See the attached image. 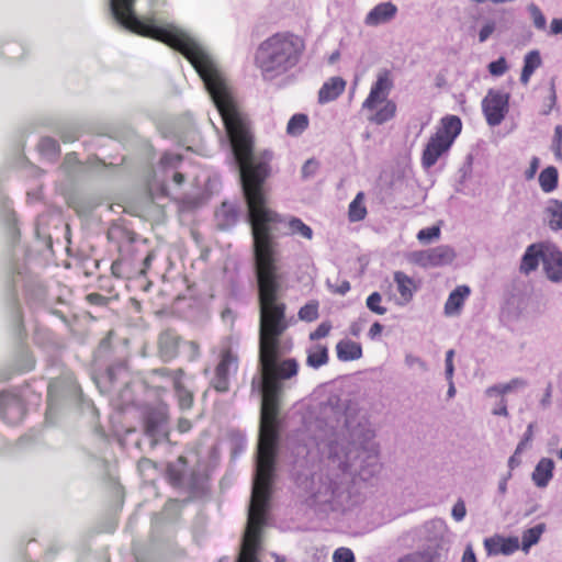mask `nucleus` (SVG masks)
<instances>
[{"label":"nucleus","instance_id":"5701e85b","mask_svg":"<svg viewBox=\"0 0 562 562\" xmlns=\"http://www.w3.org/2000/svg\"><path fill=\"white\" fill-rule=\"evenodd\" d=\"M541 66V57L538 50L529 52L524 59V67L520 75L522 85H527L537 68Z\"/></svg>","mask_w":562,"mask_h":562},{"label":"nucleus","instance_id":"9d476101","mask_svg":"<svg viewBox=\"0 0 562 562\" xmlns=\"http://www.w3.org/2000/svg\"><path fill=\"white\" fill-rule=\"evenodd\" d=\"M159 372L161 375L171 378L179 407L182 411H188V409L192 408L193 403H194V395L182 383V379L184 375L183 369H177L173 371L168 370V369H161V370H159Z\"/></svg>","mask_w":562,"mask_h":562},{"label":"nucleus","instance_id":"0eeeda50","mask_svg":"<svg viewBox=\"0 0 562 562\" xmlns=\"http://www.w3.org/2000/svg\"><path fill=\"white\" fill-rule=\"evenodd\" d=\"M509 110V93L490 89L482 100V111L490 126L499 125Z\"/></svg>","mask_w":562,"mask_h":562},{"label":"nucleus","instance_id":"b1692460","mask_svg":"<svg viewBox=\"0 0 562 562\" xmlns=\"http://www.w3.org/2000/svg\"><path fill=\"white\" fill-rule=\"evenodd\" d=\"M367 214L368 211L364 204V193L359 192L349 204L348 218L352 223L360 222L366 218Z\"/></svg>","mask_w":562,"mask_h":562},{"label":"nucleus","instance_id":"a19ab883","mask_svg":"<svg viewBox=\"0 0 562 562\" xmlns=\"http://www.w3.org/2000/svg\"><path fill=\"white\" fill-rule=\"evenodd\" d=\"M506 70L507 65L504 57H501L488 65V71L494 76H502L503 74H505Z\"/></svg>","mask_w":562,"mask_h":562},{"label":"nucleus","instance_id":"412c9836","mask_svg":"<svg viewBox=\"0 0 562 562\" xmlns=\"http://www.w3.org/2000/svg\"><path fill=\"white\" fill-rule=\"evenodd\" d=\"M554 463L551 459L542 458L535 468L532 480L538 487H546L553 475Z\"/></svg>","mask_w":562,"mask_h":562},{"label":"nucleus","instance_id":"bb28decb","mask_svg":"<svg viewBox=\"0 0 562 562\" xmlns=\"http://www.w3.org/2000/svg\"><path fill=\"white\" fill-rule=\"evenodd\" d=\"M543 524H539L532 528L525 530L521 536V549L527 552L533 544H536L540 540V537L543 533Z\"/></svg>","mask_w":562,"mask_h":562},{"label":"nucleus","instance_id":"a878e982","mask_svg":"<svg viewBox=\"0 0 562 562\" xmlns=\"http://www.w3.org/2000/svg\"><path fill=\"white\" fill-rule=\"evenodd\" d=\"M308 123L306 114H294L288 122L286 133L291 136H300L308 127Z\"/></svg>","mask_w":562,"mask_h":562},{"label":"nucleus","instance_id":"680f3d73","mask_svg":"<svg viewBox=\"0 0 562 562\" xmlns=\"http://www.w3.org/2000/svg\"><path fill=\"white\" fill-rule=\"evenodd\" d=\"M172 180L176 184L181 186L184 182L186 178L183 173L175 172Z\"/></svg>","mask_w":562,"mask_h":562},{"label":"nucleus","instance_id":"bf43d9fd","mask_svg":"<svg viewBox=\"0 0 562 562\" xmlns=\"http://www.w3.org/2000/svg\"><path fill=\"white\" fill-rule=\"evenodd\" d=\"M153 259H154V255H153L151 252H148V254L146 255V257L144 258V260H143V265H144V267L140 269V273H142V274H145V273H146L147 269H148V268L150 267V265H151Z\"/></svg>","mask_w":562,"mask_h":562},{"label":"nucleus","instance_id":"39448f33","mask_svg":"<svg viewBox=\"0 0 562 562\" xmlns=\"http://www.w3.org/2000/svg\"><path fill=\"white\" fill-rule=\"evenodd\" d=\"M214 352L216 364L211 385L216 392L226 393L229 391L232 378L238 371L239 357L233 349L231 341H223Z\"/></svg>","mask_w":562,"mask_h":562},{"label":"nucleus","instance_id":"473e14b6","mask_svg":"<svg viewBox=\"0 0 562 562\" xmlns=\"http://www.w3.org/2000/svg\"><path fill=\"white\" fill-rule=\"evenodd\" d=\"M331 329V323L324 321L308 334V340L314 344L319 342L321 339L326 338L330 334Z\"/></svg>","mask_w":562,"mask_h":562},{"label":"nucleus","instance_id":"2f4dec72","mask_svg":"<svg viewBox=\"0 0 562 562\" xmlns=\"http://www.w3.org/2000/svg\"><path fill=\"white\" fill-rule=\"evenodd\" d=\"M238 211L235 206L233 205H229L227 203H223L218 213H217V216L223 218L222 221V224L225 225V226H231V225H234L237 220H238Z\"/></svg>","mask_w":562,"mask_h":562},{"label":"nucleus","instance_id":"a18cd8bd","mask_svg":"<svg viewBox=\"0 0 562 562\" xmlns=\"http://www.w3.org/2000/svg\"><path fill=\"white\" fill-rule=\"evenodd\" d=\"M467 514L465 505L463 501H458L452 508V516L457 521H461Z\"/></svg>","mask_w":562,"mask_h":562},{"label":"nucleus","instance_id":"6ab92c4d","mask_svg":"<svg viewBox=\"0 0 562 562\" xmlns=\"http://www.w3.org/2000/svg\"><path fill=\"white\" fill-rule=\"evenodd\" d=\"M470 288L468 285H458L448 296L445 304L446 315H458L464 304V301L470 295Z\"/></svg>","mask_w":562,"mask_h":562},{"label":"nucleus","instance_id":"2eb2a0df","mask_svg":"<svg viewBox=\"0 0 562 562\" xmlns=\"http://www.w3.org/2000/svg\"><path fill=\"white\" fill-rule=\"evenodd\" d=\"M393 279L400 294V304L409 303L419 288L418 283L403 271H395Z\"/></svg>","mask_w":562,"mask_h":562},{"label":"nucleus","instance_id":"e433bc0d","mask_svg":"<svg viewBox=\"0 0 562 562\" xmlns=\"http://www.w3.org/2000/svg\"><path fill=\"white\" fill-rule=\"evenodd\" d=\"M38 147L42 151L47 153V154H52V155L59 154V145H58L57 140H55L52 137H43L38 143Z\"/></svg>","mask_w":562,"mask_h":562},{"label":"nucleus","instance_id":"20e7f679","mask_svg":"<svg viewBox=\"0 0 562 562\" xmlns=\"http://www.w3.org/2000/svg\"><path fill=\"white\" fill-rule=\"evenodd\" d=\"M462 122L457 115H446L440 120L434 135L427 142L423 155L422 165L425 168L432 167L446 151L450 149L454 139L461 133Z\"/></svg>","mask_w":562,"mask_h":562},{"label":"nucleus","instance_id":"7c9ffc66","mask_svg":"<svg viewBox=\"0 0 562 562\" xmlns=\"http://www.w3.org/2000/svg\"><path fill=\"white\" fill-rule=\"evenodd\" d=\"M551 216L549 220V225L552 229H561L562 228V202L558 200H553L548 207Z\"/></svg>","mask_w":562,"mask_h":562},{"label":"nucleus","instance_id":"69168bd1","mask_svg":"<svg viewBox=\"0 0 562 562\" xmlns=\"http://www.w3.org/2000/svg\"><path fill=\"white\" fill-rule=\"evenodd\" d=\"M494 414H495V415H504V416H507V415H508V411H507V406H506V404H503L499 408L495 409V411H494Z\"/></svg>","mask_w":562,"mask_h":562},{"label":"nucleus","instance_id":"6e6d98bb","mask_svg":"<svg viewBox=\"0 0 562 562\" xmlns=\"http://www.w3.org/2000/svg\"><path fill=\"white\" fill-rule=\"evenodd\" d=\"M551 396H552V385H551V383H549L546 389V392L543 394V397L541 398V405L543 407H547L551 404Z\"/></svg>","mask_w":562,"mask_h":562},{"label":"nucleus","instance_id":"58836bf2","mask_svg":"<svg viewBox=\"0 0 562 562\" xmlns=\"http://www.w3.org/2000/svg\"><path fill=\"white\" fill-rule=\"evenodd\" d=\"M182 161V157L180 155L166 153L160 158V166L164 168H177Z\"/></svg>","mask_w":562,"mask_h":562},{"label":"nucleus","instance_id":"a211bd4d","mask_svg":"<svg viewBox=\"0 0 562 562\" xmlns=\"http://www.w3.org/2000/svg\"><path fill=\"white\" fill-rule=\"evenodd\" d=\"M346 88V81L341 77L329 78L318 91V102L328 103L336 100Z\"/></svg>","mask_w":562,"mask_h":562},{"label":"nucleus","instance_id":"c03bdc74","mask_svg":"<svg viewBox=\"0 0 562 562\" xmlns=\"http://www.w3.org/2000/svg\"><path fill=\"white\" fill-rule=\"evenodd\" d=\"M526 385V381L522 380V379H513L512 381H509L508 383H505L503 384V389H501V395H504L517 387H522Z\"/></svg>","mask_w":562,"mask_h":562},{"label":"nucleus","instance_id":"052dcab7","mask_svg":"<svg viewBox=\"0 0 562 562\" xmlns=\"http://www.w3.org/2000/svg\"><path fill=\"white\" fill-rule=\"evenodd\" d=\"M60 138L64 143H70L79 138L78 132H74L72 134H61Z\"/></svg>","mask_w":562,"mask_h":562},{"label":"nucleus","instance_id":"338daca9","mask_svg":"<svg viewBox=\"0 0 562 562\" xmlns=\"http://www.w3.org/2000/svg\"><path fill=\"white\" fill-rule=\"evenodd\" d=\"M501 389H503V384L494 385L487 389V394L497 393L501 394Z\"/></svg>","mask_w":562,"mask_h":562},{"label":"nucleus","instance_id":"c85d7f7f","mask_svg":"<svg viewBox=\"0 0 562 562\" xmlns=\"http://www.w3.org/2000/svg\"><path fill=\"white\" fill-rule=\"evenodd\" d=\"M288 226L290 229V233L292 235H300L305 239L311 240L313 238V231L312 228L306 225L301 218L299 217H290L288 222Z\"/></svg>","mask_w":562,"mask_h":562},{"label":"nucleus","instance_id":"4d7b16f0","mask_svg":"<svg viewBox=\"0 0 562 562\" xmlns=\"http://www.w3.org/2000/svg\"><path fill=\"white\" fill-rule=\"evenodd\" d=\"M462 562H476L475 554L471 547H468L462 555Z\"/></svg>","mask_w":562,"mask_h":562},{"label":"nucleus","instance_id":"5fc2aeb1","mask_svg":"<svg viewBox=\"0 0 562 562\" xmlns=\"http://www.w3.org/2000/svg\"><path fill=\"white\" fill-rule=\"evenodd\" d=\"M550 33L553 35L562 33V19H553L551 21Z\"/></svg>","mask_w":562,"mask_h":562},{"label":"nucleus","instance_id":"f03ea898","mask_svg":"<svg viewBox=\"0 0 562 562\" xmlns=\"http://www.w3.org/2000/svg\"><path fill=\"white\" fill-rule=\"evenodd\" d=\"M304 48L300 36L289 32L276 33L260 43L255 64L265 80H272L295 67Z\"/></svg>","mask_w":562,"mask_h":562},{"label":"nucleus","instance_id":"ea45409f","mask_svg":"<svg viewBox=\"0 0 562 562\" xmlns=\"http://www.w3.org/2000/svg\"><path fill=\"white\" fill-rule=\"evenodd\" d=\"M440 229L437 226L427 227L424 229H420L417 234V239L422 243L429 241L434 238L439 237Z\"/></svg>","mask_w":562,"mask_h":562},{"label":"nucleus","instance_id":"13d9d810","mask_svg":"<svg viewBox=\"0 0 562 562\" xmlns=\"http://www.w3.org/2000/svg\"><path fill=\"white\" fill-rule=\"evenodd\" d=\"M191 422L187 418H181L178 422V430L180 432H187L191 429Z\"/></svg>","mask_w":562,"mask_h":562},{"label":"nucleus","instance_id":"f257e3e1","mask_svg":"<svg viewBox=\"0 0 562 562\" xmlns=\"http://www.w3.org/2000/svg\"><path fill=\"white\" fill-rule=\"evenodd\" d=\"M259 366L262 378V402L258 441L257 471L254 480L247 527L262 529L270 498L279 441L281 381L295 376L299 362L294 358L280 360L281 337L290 328L286 304L281 293H258Z\"/></svg>","mask_w":562,"mask_h":562},{"label":"nucleus","instance_id":"e2e57ef3","mask_svg":"<svg viewBox=\"0 0 562 562\" xmlns=\"http://www.w3.org/2000/svg\"><path fill=\"white\" fill-rule=\"evenodd\" d=\"M453 356H454V351L452 349H450L446 355V367L453 366V362H452Z\"/></svg>","mask_w":562,"mask_h":562},{"label":"nucleus","instance_id":"f8f14e48","mask_svg":"<svg viewBox=\"0 0 562 562\" xmlns=\"http://www.w3.org/2000/svg\"><path fill=\"white\" fill-rule=\"evenodd\" d=\"M484 547L490 555H509L519 549L517 537L494 536L484 540Z\"/></svg>","mask_w":562,"mask_h":562},{"label":"nucleus","instance_id":"4be33fe9","mask_svg":"<svg viewBox=\"0 0 562 562\" xmlns=\"http://www.w3.org/2000/svg\"><path fill=\"white\" fill-rule=\"evenodd\" d=\"M544 252V249H542L541 246L538 245H530L525 255L522 256L521 263H520V271L528 274L531 271L536 270L539 260H542V254Z\"/></svg>","mask_w":562,"mask_h":562},{"label":"nucleus","instance_id":"1a4fd4ad","mask_svg":"<svg viewBox=\"0 0 562 562\" xmlns=\"http://www.w3.org/2000/svg\"><path fill=\"white\" fill-rule=\"evenodd\" d=\"M23 400L15 393L0 392V418L8 425H18L25 415Z\"/></svg>","mask_w":562,"mask_h":562},{"label":"nucleus","instance_id":"de8ad7c7","mask_svg":"<svg viewBox=\"0 0 562 562\" xmlns=\"http://www.w3.org/2000/svg\"><path fill=\"white\" fill-rule=\"evenodd\" d=\"M494 30H495L494 22H487L486 24H484L479 33V41L481 43L485 42L492 35Z\"/></svg>","mask_w":562,"mask_h":562},{"label":"nucleus","instance_id":"3c124183","mask_svg":"<svg viewBox=\"0 0 562 562\" xmlns=\"http://www.w3.org/2000/svg\"><path fill=\"white\" fill-rule=\"evenodd\" d=\"M538 168H539V159L537 157H533L530 161L529 168L525 172L526 179H528V180L532 179L535 177Z\"/></svg>","mask_w":562,"mask_h":562},{"label":"nucleus","instance_id":"4c0bfd02","mask_svg":"<svg viewBox=\"0 0 562 562\" xmlns=\"http://www.w3.org/2000/svg\"><path fill=\"white\" fill-rule=\"evenodd\" d=\"M334 562H356L355 554L349 548H338L333 554Z\"/></svg>","mask_w":562,"mask_h":562},{"label":"nucleus","instance_id":"f3484780","mask_svg":"<svg viewBox=\"0 0 562 562\" xmlns=\"http://www.w3.org/2000/svg\"><path fill=\"white\" fill-rule=\"evenodd\" d=\"M306 353V366L312 369H319L329 362V350L328 346L323 342H312L305 349Z\"/></svg>","mask_w":562,"mask_h":562},{"label":"nucleus","instance_id":"774afa93","mask_svg":"<svg viewBox=\"0 0 562 562\" xmlns=\"http://www.w3.org/2000/svg\"><path fill=\"white\" fill-rule=\"evenodd\" d=\"M446 374L449 380H451L453 375V366H447L446 367Z\"/></svg>","mask_w":562,"mask_h":562},{"label":"nucleus","instance_id":"9b49d317","mask_svg":"<svg viewBox=\"0 0 562 562\" xmlns=\"http://www.w3.org/2000/svg\"><path fill=\"white\" fill-rule=\"evenodd\" d=\"M261 529L246 528L237 562H258Z\"/></svg>","mask_w":562,"mask_h":562},{"label":"nucleus","instance_id":"dca6fc26","mask_svg":"<svg viewBox=\"0 0 562 562\" xmlns=\"http://www.w3.org/2000/svg\"><path fill=\"white\" fill-rule=\"evenodd\" d=\"M397 13V7L387 1L375 5L366 16V24L376 26L391 21Z\"/></svg>","mask_w":562,"mask_h":562},{"label":"nucleus","instance_id":"aec40b11","mask_svg":"<svg viewBox=\"0 0 562 562\" xmlns=\"http://www.w3.org/2000/svg\"><path fill=\"white\" fill-rule=\"evenodd\" d=\"M336 353L340 361H353L362 357V347L353 340L342 339L336 345Z\"/></svg>","mask_w":562,"mask_h":562},{"label":"nucleus","instance_id":"c756f323","mask_svg":"<svg viewBox=\"0 0 562 562\" xmlns=\"http://www.w3.org/2000/svg\"><path fill=\"white\" fill-rule=\"evenodd\" d=\"M136 0H110L113 15H135L134 4Z\"/></svg>","mask_w":562,"mask_h":562},{"label":"nucleus","instance_id":"423d86ee","mask_svg":"<svg viewBox=\"0 0 562 562\" xmlns=\"http://www.w3.org/2000/svg\"><path fill=\"white\" fill-rule=\"evenodd\" d=\"M180 348L186 351L187 359L194 361L200 357V345L194 340H183L173 329L161 331L157 340V349L160 359L169 362L179 356Z\"/></svg>","mask_w":562,"mask_h":562},{"label":"nucleus","instance_id":"49530a36","mask_svg":"<svg viewBox=\"0 0 562 562\" xmlns=\"http://www.w3.org/2000/svg\"><path fill=\"white\" fill-rule=\"evenodd\" d=\"M561 146H562V126L558 125L554 128V137H553V149L557 156L561 155Z\"/></svg>","mask_w":562,"mask_h":562},{"label":"nucleus","instance_id":"864d4df0","mask_svg":"<svg viewBox=\"0 0 562 562\" xmlns=\"http://www.w3.org/2000/svg\"><path fill=\"white\" fill-rule=\"evenodd\" d=\"M125 261L123 259L115 260L111 266V271L116 277H123V266Z\"/></svg>","mask_w":562,"mask_h":562},{"label":"nucleus","instance_id":"603ef678","mask_svg":"<svg viewBox=\"0 0 562 562\" xmlns=\"http://www.w3.org/2000/svg\"><path fill=\"white\" fill-rule=\"evenodd\" d=\"M382 331H383V326L379 322H375L370 327L368 336L370 339L374 340L382 334Z\"/></svg>","mask_w":562,"mask_h":562},{"label":"nucleus","instance_id":"79ce46f5","mask_svg":"<svg viewBox=\"0 0 562 562\" xmlns=\"http://www.w3.org/2000/svg\"><path fill=\"white\" fill-rule=\"evenodd\" d=\"M86 300L89 304L97 305V306H104L109 303V297H106L100 293H97V292L89 293L86 296Z\"/></svg>","mask_w":562,"mask_h":562},{"label":"nucleus","instance_id":"4468645a","mask_svg":"<svg viewBox=\"0 0 562 562\" xmlns=\"http://www.w3.org/2000/svg\"><path fill=\"white\" fill-rule=\"evenodd\" d=\"M167 416L160 412H149L144 422L145 434L157 443L161 437H167Z\"/></svg>","mask_w":562,"mask_h":562},{"label":"nucleus","instance_id":"72a5a7b5","mask_svg":"<svg viewBox=\"0 0 562 562\" xmlns=\"http://www.w3.org/2000/svg\"><path fill=\"white\" fill-rule=\"evenodd\" d=\"M382 296L379 292H373L371 293L368 299H367V307L378 314V315H384L386 313V307L383 306L382 304Z\"/></svg>","mask_w":562,"mask_h":562},{"label":"nucleus","instance_id":"c9c22d12","mask_svg":"<svg viewBox=\"0 0 562 562\" xmlns=\"http://www.w3.org/2000/svg\"><path fill=\"white\" fill-rule=\"evenodd\" d=\"M397 562H434V557L429 551H415L403 555Z\"/></svg>","mask_w":562,"mask_h":562},{"label":"nucleus","instance_id":"cd10ccee","mask_svg":"<svg viewBox=\"0 0 562 562\" xmlns=\"http://www.w3.org/2000/svg\"><path fill=\"white\" fill-rule=\"evenodd\" d=\"M297 317L306 323L316 321L319 317V302L317 300L308 301L299 310Z\"/></svg>","mask_w":562,"mask_h":562},{"label":"nucleus","instance_id":"ddd939ff","mask_svg":"<svg viewBox=\"0 0 562 562\" xmlns=\"http://www.w3.org/2000/svg\"><path fill=\"white\" fill-rule=\"evenodd\" d=\"M542 263L547 277L553 282H562V252L555 248H546Z\"/></svg>","mask_w":562,"mask_h":562},{"label":"nucleus","instance_id":"7ed1b4c3","mask_svg":"<svg viewBox=\"0 0 562 562\" xmlns=\"http://www.w3.org/2000/svg\"><path fill=\"white\" fill-rule=\"evenodd\" d=\"M393 87L392 72L387 69L379 71L368 97L362 102V109L370 112L368 120L371 123L382 125L395 116L396 103L387 99Z\"/></svg>","mask_w":562,"mask_h":562},{"label":"nucleus","instance_id":"09e8293b","mask_svg":"<svg viewBox=\"0 0 562 562\" xmlns=\"http://www.w3.org/2000/svg\"><path fill=\"white\" fill-rule=\"evenodd\" d=\"M366 323H367L366 318L359 317L357 321L351 323V325L349 327V333L353 337H359Z\"/></svg>","mask_w":562,"mask_h":562},{"label":"nucleus","instance_id":"6e6552de","mask_svg":"<svg viewBox=\"0 0 562 562\" xmlns=\"http://www.w3.org/2000/svg\"><path fill=\"white\" fill-rule=\"evenodd\" d=\"M454 259V251L451 247L440 245L426 250L413 251L408 260L422 268L439 267L450 263Z\"/></svg>","mask_w":562,"mask_h":562},{"label":"nucleus","instance_id":"393cba45","mask_svg":"<svg viewBox=\"0 0 562 562\" xmlns=\"http://www.w3.org/2000/svg\"><path fill=\"white\" fill-rule=\"evenodd\" d=\"M558 170L553 166L544 168L539 175V184L543 192H551L558 186Z\"/></svg>","mask_w":562,"mask_h":562},{"label":"nucleus","instance_id":"f704fd0d","mask_svg":"<svg viewBox=\"0 0 562 562\" xmlns=\"http://www.w3.org/2000/svg\"><path fill=\"white\" fill-rule=\"evenodd\" d=\"M528 11L535 27L538 30H544L547 26V20L540 8L537 4L531 3L528 5Z\"/></svg>","mask_w":562,"mask_h":562},{"label":"nucleus","instance_id":"37998d69","mask_svg":"<svg viewBox=\"0 0 562 562\" xmlns=\"http://www.w3.org/2000/svg\"><path fill=\"white\" fill-rule=\"evenodd\" d=\"M318 169V161L315 159H308L302 167V176L303 178H308L313 176Z\"/></svg>","mask_w":562,"mask_h":562},{"label":"nucleus","instance_id":"0e129e2a","mask_svg":"<svg viewBox=\"0 0 562 562\" xmlns=\"http://www.w3.org/2000/svg\"><path fill=\"white\" fill-rule=\"evenodd\" d=\"M532 428H533L532 424H530V425L528 426V428H527V431H526V434H525V436H524V439H522L526 443H528V441H529V440L531 439V437H532Z\"/></svg>","mask_w":562,"mask_h":562},{"label":"nucleus","instance_id":"8fccbe9b","mask_svg":"<svg viewBox=\"0 0 562 562\" xmlns=\"http://www.w3.org/2000/svg\"><path fill=\"white\" fill-rule=\"evenodd\" d=\"M330 291L336 294L345 295L350 291V283L349 281L344 280L339 284L330 285Z\"/></svg>","mask_w":562,"mask_h":562}]
</instances>
